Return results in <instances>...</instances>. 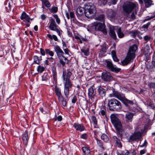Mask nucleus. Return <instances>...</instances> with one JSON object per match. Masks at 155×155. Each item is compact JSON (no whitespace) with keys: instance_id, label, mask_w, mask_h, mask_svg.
I'll return each mask as SVG.
<instances>
[{"instance_id":"nucleus-1","label":"nucleus","mask_w":155,"mask_h":155,"mask_svg":"<svg viewBox=\"0 0 155 155\" xmlns=\"http://www.w3.org/2000/svg\"><path fill=\"white\" fill-rule=\"evenodd\" d=\"M96 13V8L93 5L90 3H87L84 5V7H78L76 11V15L79 19L81 18L84 15L88 18H91L95 15Z\"/></svg>"},{"instance_id":"nucleus-2","label":"nucleus","mask_w":155,"mask_h":155,"mask_svg":"<svg viewBox=\"0 0 155 155\" xmlns=\"http://www.w3.org/2000/svg\"><path fill=\"white\" fill-rule=\"evenodd\" d=\"M67 72H63L62 77L64 84V94L65 97L68 98L69 92L72 89L73 84L70 79L72 73L69 70H67Z\"/></svg>"},{"instance_id":"nucleus-3","label":"nucleus","mask_w":155,"mask_h":155,"mask_svg":"<svg viewBox=\"0 0 155 155\" xmlns=\"http://www.w3.org/2000/svg\"><path fill=\"white\" fill-rule=\"evenodd\" d=\"M137 48V45L135 44L133 45L130 47L125 58L121 62L122 65H127L133 61L135 57V53Z\"/></svg>"},{"instance_id":"nucleus-4","label":"nucleus","mask_w":155,"mask_h":155,"mask_svg":"<svg viewBox=\"0 0 155 155\" xmlns=\"http://www.w3.org/2000/svg\"><path fill=\"white\" fill-rule=\"evenodd\" d=\"M113 94L114 97L121 101L125 106L128 108L130 107L129 105H132L134 104L133 101L127 99L125 97V95L121 93L114 91L113 92Z\"/></svg>"},{"instance_id":"nucleus-5","label":"nucleus","mask_w":155,"mask_h":155,"mask_svg":"<svg viewBox=\"0 0 155 155\" xmlns=\"http://www.w3.org/2000/svg\"><path fill=\"white\" fill-rule=\"evenodd\" d=\"M108 106L110 110L112 111H118L121 108L120 102L115 98L108 100Z\"/></svg>"},{"instance_id":"nucleus-6","label":"nucleus","mask_w":155,"mask_h":155,"mask_svg":"<svg viewBox=\"0 0 155 155\" xmlns=\"http://www.w3.org/2000/svg\"><path fill=\"white\" fill-rule=\"evenodd\" d=\"M110 118L111 122L116 130L118 131L121 130L122 129V125L117 115L112 114L110 116Z\"/></svg>"},{"instance_id":"nucleus-7","label":"nucleus","mask_w":155,"mask_h":155,"mask_svg":"<svg viewBox=\"0 0 155 155\" xmlns=\"http://www.w3.org/2000/svg\"><path fill=\"white\" fill-rule=\"evenodd\" d=\"M49 28L52 31H55L58 33V35L60 37L61 36V31H62L61 30L59 27L56 24L54 20L51 18L49 20Z\"/></svg>"},{"instance_id":"nucleus-8","label":"nucleus","mask_w":155,"mask_h":155,"mask_svg":"<svg viewBox=\"0 0 155 155\" xmlns=\"http://www.w3.org/2000/svg\"><path fill=\"white\" fill-rule=\"evenodd\" d=\"M94 86H90L88 89V95L90 100L92 102L95 103L97 101V97L96 95L95 89L93 88Z\"/></svg>"},{"instance_id":"nucleus-9","label":"nucleus","mask_w":155,"mask_h":155,"mask_svg":"<svg viewBox=\"0 0 155 155\" xmlns=\"http://www.w3.org/2000/svg\"><path fill=\"white\" fill-rule=\"evenodd\" d=\"M105 62L107 67L111 71L117 73L121 70L120 68H117L115 65L113 64L110 59L106 60Z\"/></svg>"},{"instance_id":"nucleus-10","label":"nucleus","mask_w":155,"mask_h":155,"mask_svg":"<svg viewBox=\"0 0 155 155\" xmlns=\"http://www.w3.org/2000/svg\"><path fill=\"white\" fill-rule=\"evenodd\" d=\"M54 49L56 54L60 60V63L61 65H64L65 62H64L63 59L61 58V56L64 54V53L60 47L58 45L54 46Z\"/></svg>"},{"instance_id":"nucleus-11","label":"nucleus","mask_w":155,"mask_h":155,"mask_svg":"<svg viewBox=\"0 0 155 155\" xmlns=\"http://www.w3.org/2000/svg\"><path fill=\"white\" fill-rule=\"evenodd\" d=\"M95 23L97 31H101L104 35L107 34V32L105 29L106 26L104 23H101L97 21L95 22Z\"/></svg>"},{"instance_id":"nucleus-12","label":"nucleus","mask_w":155,"mask_h":155,"mask_svg":"<svg viewBox=\"0 0 155 155\" xmlns=\"http://www.w3.org/2000/svg\"><path fill=\"white\" fill-rule=\"evenodd\" d=\"M135 5L132 3H129L124 6L123 7V10L126 14V15H128L132 11Z\"/></svg>"},{"instance_id":"nucleus-13","label":"nucleus","mask_w":155,"mask_h":155,"mask_svg":"<svg viewBox=\"0 0 155 155\" xmlns=\"http://www.w3.org/2000/svg\"><path fill=\"white\" fill-rule=\"evenodd\" d=\"M20 18L23 20L24 24L26 25L27 27H29V16L25 12H23L22 13Z\"/></svg>"},{"instance_id":"nucleus-14","label":"nucleus","mask_w":155,"mask_h":155,"mask_svg":"<svg viewBox=\"0 0 155 155\" xmlns=\"http://www.w3.org/2000/svg\"><path fill=\"white\" fill-rule=\"evenodd\" d=\"M134 116L133 113L130 112H128L126 114L125 119V124H129L132 121L133 119Z\"/></svg>"},{"instance_id":"nucleus-15","label":"nucleus","mask_w":155,"mask_h":155,"mask_svg":"<svg viewBox=\"0 0 155 155\" xmlns=\"http://www.w3.org/2000/svg\"><path fill=\"white\" fill-rule=\"evenodd\" d=\"M101 78L104 81L109 82L113 80L112 77L110 75L109 73L107 72L102 73Z\"/></svg>"},{"instance_id":"nucleus-16","label":"nucleus","mask_w":155,"mask_h":155,"mask_svg":"<svg viewBox=\"0 0 155 155\" xmlns=\"http://www.w3.org/2000/svg\"><path fill=\"white\" fill-rule=\"evenodd\" d=\"M141 136L142 134L141 132H135L130 136L129 139L132 141L139 140L141 139Z\"/></svg>"},{"instance_id":"nucleus-17","label":"nucleus","mask_w":155,"mask_h":155,"mask_svg":"<svg viewBox=\"0 0 155 155\" xmlns=\"http://www.w3.org/2000/svg\"><path fill=\"white\" fill-rule=\"evenodd\" d=\"M97 91L98 95L102 98L105 97L106 94V90L101 86L97 87Z\"/></svg>"},{"instance_id":"nucleus-18","label":"nucleus","mask_w":155,"mask_h":155,"mask_svg":"<svg viewBox=\"0 0 155 155\" xmlns=\"http://www.w3.org/2000/svg\"><path fill=\"white\" fill-rule=\"evenodd\" d=\"M55 92L56 95L57 96L58 100L62 99L63 96L62 94L61 89L56 86L54 87Z\"/></svg>"},{"instance_id":"nucleus-19","label":"nucleus","mask_w":155,"mask_h":155,"mask_svg":"<svg viewBox=\"0 0 155 155\" xmlns=\"http://www.w3.org/2000/svg\"><path fill=\"white\" fill-rule=\"evenodd\" d=\"M73 127L77 130L81 132L84 130L85 127L82 124H80L78 123H75L73 125Z\"/></svg>"},{"instance_id":"nucleus-20","label":"nucleus","mask_w":155,"mask_h":155,"mask_svg":"<svg viewBox=\"0 0 155 155\" xmlns=\"http://www.w3.org/2000/svg\"><path fill=\"white\" fill-rule=\"evenodd\" d=\"M3 7L5 8L6 11L7 12H10L12 9V5L8 0H5V1Z\"/></svg>"},{"instance_id":"nucleus-21","label":"nucleus","mask_w":155,"mask_h":155,"mask_svg":"<svg viewBox=\"0 0 155 155\" xmlns=\"http://www.w3.org/2000/svg\"><path fill=\"white\" fill-rule=\"evenodd\" d=\"M112 139L114 142L117 147L120 148H121L122 147V144L120 142V139L115 136H113Z\"/></svg>"},{"instance_id":"nucleus-22","label":"nucleus","mask_w":155,"mask_h":155,"mask_svg":"<svg viewBox=\"0 0 155 155\" xmlns=\"http://www.w3.org/2000/svg\"><path fill=\"white\" fill-rule=\"evenodd\" d=\"M96 24L95 22L89 25L87 27V30L91 33H93L97 31L96 28Z\"/></svg>"},{"instance_id":"nucleus-23","label":"nucleus","mask_w":155,"mask_h":155,"mask_svg":"<svg viewBox=\"0 0 155 155\" xmlns=\"http://www.w3.org/2000/svg\"><path fill=\"white\" fill-rule=\"evenodd\" d=\"M107 15L109 18H113L115 17L116 13L114 11L111 9L109 10L108 11Z\"/></svg>"},{"instance_id":"nucleus-24","label":"nucleus","mask_w":155,"mask_h":155,"mask_svg":"<svg viewBox=\"0 0 155 155\" xmlns=\"http://www.w3.org/2000/svg\"><path fill=\"white\" fill-rule=\"evenodd\" d=\"M65 15L68 19H69L70 18H72L75 17L74 13L72 12H70L69 13L67 11H65Z\"/></svg>"},{"instance_id":"nucleus-25","label":"nucleus","mask_w":155,"mask_h":155,"mask_svg":"<svg viewBox=\"0 0 155 155\" xmlns=\"http://www.w3.org/2000/svg\"><path fill=\"white\" fill-rule=\"evenodd\" d=\"M117 155H132V153L130 152L127 150H125L123 151H120V152H117Z\"/></svg>"},{"instance_id":"nucleus-26","label":"nucleus","mask_w":155,"mask_h":155,"mask_svg":"<svg viewBox=\"0 0 155 155\" xmlns=\"http://www.w3.org/2000/svg\"><path fill=\"white\" fill-rule=\"evenodd\" d=\"M22 139L25 145H26L28 144V135L27 133H25L23 135Z\"/></svg>"},{"instance_id":"nucleus-27","label":"nucleus","mask_w":155,"mask_h":155,"mask_svg":"<svg viewBox=\"0 0 155 155\" xmlns=\"http://www.w3.org/2000/svg\"><path fill=\"white\" fill-rule=\"evenodd\" d=\"M42 5H44L45 7L49 8L51 6V4L48 0H41Z\"/></svg>"},{"instance_id":"nucleus-28","label":"nucleus","mask_w":155,"mask_h":155,"mask_svg":"<svg viewBox=\"0 0 155 155\" xmlns=\"http://www.w3.org/2000/svg\"><path fill=\"white\" fill-rule=\"evenodd\" d=\"M95 19L96 20L99 21L103 22V23H104L105 21V15H100L96 17Z\"/></svg>"},{"instance_id":"nucleus-29","label":"nucleus","mask_w":155,"mask_h":155,"mask_svg":"<svg viewBox=\"0 0 155 155\" xmlns=\"http://www.w3.org/2000/svg\"><path fill=\"white\" fill-rule=\"evenodd\" d=\"M82 148L83 152L85 155H90V150L88 147H84Z\"/></svg>"},{"instance_id":"nucleus-30","label":"nucleus","mask_w":155,"mask_h":155,"mask_svg":"<svg viewBox=\"0 0 155 155\" xmlns=\"http://www.w3.org/2000/svg\"><path fill=\"white\" fill-rule=\"evenodd\" d=\"M109 33L111 37L114 38V39H116V35L114 30L110 29Z\"/></svg>"},{"instance_id":"nucleus-31","label":"nucleus","mask_w":155,"mask_h":155,"mask_svg":"<svg viewBox=\"0 0 155 155\" xmlns=\"http://www.w3.org/2000/svg\"><path fill=\"white\" fill-rule=\"evenodd\" d=\"M33 59L34 62L37 64H39L41 61L42 60L41 56L40 58H38L37 56H34L33 57Z\"/></svg>"},{"instance_id":"nucleus-32","label":"nucleus","mask_w":155,"mask_h":155,"mask_svg":"<svg viewBox=\"0 0 155 155\" xmlns=\"http://www.w3.org/2000/svg\"><path fill=\"white\" fill-rule=\"evenodd\" d=\"M117 33L118 37L119 38H122L124 36V34L121 31V29L120 28H119L118 29Z\"/></svg>"},{"instance_id":"nucleus-33","label":"nucleus","mask_w":155,"mask_h":155,"mask_svg":"<svg viewBox=\"0 0 155 155\" xmlns=\"http://www.w3.org/2000/svg\"><path fill=\"white\" fill-rule=\"evenodd\" d=\"M98 146L101 148L104 149V147L103 146V143L101 140L98 139L97 138H95Z\"/></svg>"},{"instance_id":"nucleus-34","label":"nucleus","mask_w":155,"mask_h":155,"mask_svg":"<svg viewBox=\"0 0 155 155\" xmlns=\"http://www.w3.org/2000/svg\"><path fill=\"white\" fill-rule=\"evenodd\" d=\"M46 54H48L51 57H53L54 55V53L53 51H51L49 49H45Z\"/></svg>"},{"instance_id":"nucleus-35","label":"nucleus","mask_w":155,"mask_h":155,"mask_svg":"<svg viewBox=\"0 0 155 155\" xmlns=\"http://www.w3.org/2000/svg\"><path fill=\"white\" fill-rule=\"evenodd\" d=\"M47 36L51 40L53 39L56 41H58V38L57 36L55 35H51L48 34L47 35Z\"/></svg>"},{"instance_id":"nucleus-36","label":"nucleus","mask_w":155,"mask_h":155,"mask_svg":"<svg viewBox=\"0 0 155 155\" xmlns=\"http://www.w3.org/2000/svg\"><path fill=\"white\" fill-rule=\"evenodd\" d=\"M145 6L147 8H148L150 7L152 4V1L151 0H148L144 2Z\"/></svg>"},{"instance_id":"nucleus-37","label":"nucleus","mask_w":155,"mask_h":155,"mask_svg":"<svg viewBox=\"0 0 155 155\" xmlns=\"http://www.w3.org/2000/svg\"><path fill=\"white\" fill-rule=\"evenodd\" d=\"M106 52V50L104 48L101 49L99 52V55L100 57H102L105 56V54Z\"/></svg>"},{"instance_id":"nucleus-38","label":"nucleus","mask_w":155,"mask_h":155,"mask_svg":"<svg viewBox=\"0 0 155 155\" xmlns=\"http://www.w3.org/2000/svg\"><path fill=\"white\" fill-rule=\"evenodd\" d=\"M50 12L52 13H56L58 11V8L57 7L53 6L51 9H49Z\"/></svg>"},{"instance_id":"nucleus-39","label":"nucleus","mask_w":155,"mask_h":155,"mask_svg":"<svg viewBox=\"0 0 155 155\" xmlns=\"http://www.w3.org/2000/svg\"><path fill=\"white\" fill-rule=\"evenodd\" d=\"M45 68L41 65L38 66L37 68V71L40 73H42L45 70Z\"/></svg>"},{"instance_id":"nucleus-40","label":"nucleus","mask_w":155,"mask_h":155,"mask_svg":"<svg viewBox=\"0 0 155 155\" xmlns=\"http://www.w3.org/2000/svg\"><path fill=\"white\" fill-rule=\"evenodd\" d=\"M81 51L85 56H87L89 54V50L88 48L82 49H81Z\"/></svg>"},{"instance_id":"nucleus-41","label":"nucleus","mask_w":155,"mask_h":155,"mask_svg":"<svg viewBox=\"0 0 155 155\" xmlns=\"http://www.w3.org/2000/svg\"><path fill=\"white\" fill-rule=\"evenodd\" d=\"M140 32L138 30L133 31L130 32V34L132 36L135 37L137 35L139 34Z\"/></svg>"},{"instance_id":"nucleus-42","label":"nucleus","mask_w":155,"mask_h":155,"mask_svg":"<svg viewBox=\"0 0 155 155\" xmlns=\"http://www.w3.org/2000/svg\"><path fill=\"white\" fill-rule=\"evenodd\" d=\"M101 138L102 140L105 142H107L109 140V138L107 136L104 134L102 135L101 136Z\"/></svg>"},{"instance_id":"nucleus-43","label":"nucleus","mask_w":155,"mask_h":155,"mask_svg":"<svg viewBox=\"0 0 155 155\" xmlns=\"http://www.w3.org/2000/svg\"><path fill=\"white\" fill-rule=\"evenodd\" d=\"M54 119V121H61L62 120V116L61 115L57 116L56 115Z\"/></svg>"},{"instance_id":"nucleus-44","label":"nucleus","mask_w":155,"mask_h":155,"mask_svg":"<svg viewBox=\"0 0 155 155\" xmlns=\"http://www.w3.org/2000/svg\"><path fill=\"white\" fill-rule=\"evenodd\" d=\"M91 120L94 126L97 125V120L95 116H93L91 118Z\"/></svg>"},{"instance_id":"nucleus-45","label":"nucleus","mask_w":155,"mask_h":155,"mask_svg":"<svg viewBox=\"0 0 155 155\" xmlns=\"http://www.w3.org/2000/svg\"><path fill=\"white\" fill-rule=\"evenodd\" d=\"M53 16L54 18H55V19L57 23L58 24H60L61 21L60 19L58 18V15L57 14H55L53 15Z\"/></svg>"},{"instance_id":"nucleus-46","label":"nucleus","mask_w":155,"mask_h":155,"mask_svg":"<svg viewBox=\"0 0 155 155\" xmlns=\"http://www.w3.org/2000/svg\"><path fill=\"white\" fill-rule=\"evenodd\" d=\"M151 38V37L150 35H146L144 36L143 37V39L145 41V43L147 42L148 41L150 40Z\"/></svg>"},{"instance_id":"nucleus-47","label":"nucleus","mask_w":155,"mask_h":155,"mask_svg":"<svg viewBox=\"0 0 155 155\" xmlns=\"http://www.w3.org/2000/svg\"><path fill=\"white\" fill-rule=\"evenodd\" d=\"M61 58L63 59V60L64 61V62H65V63L64 64V65H62L63 66H64L65 65V64H68V63L69 62V61L67 59V58H66L64 56V55H62L61 56Z\"/></svg>"},{"instance_id":"nucleus-48","label":"nucleus","mask_w":155,"mask_h":155,"mask_svg":"<svg viewBox=\"0 0 155 155\" xmlns=\"http://www.w3.org/2000/svg\"><path fill=\"white\" fill-rule=\"evenodd\" d=\"M58 100L59 101H61V102L63 106L64 107H66V106L67 102L64 97H63L62 99Z\"/></svg>"},{"instance_id":"nucleus-49","label":"nucleus","mask_w":155,"mask_h":155,"mask_svg":"<svg viewBox=\"0 0 155 155\" xmlns=\"http://www.w3.org/2000/svg\"><path fill=\"white\" fill-rule=\"evenodd\" d=\"M106 109H104L103 110H101L100 112V114L103 116H105L106 117Z\"/></svg>"},{"instance_id":"nucleus-50","label":"nucleus","mask_w":155,"mask_h":155,"mask_svg":"<svg viewBox=\"0 0 155 155\" xmlns=\"http://www.w3.org/2000/svg\"><path fill=\"white\" fill-rule=\"evenodd\" d=\"M107 0H98V2L100 5H104L107 2Z\"/></svg>"},{"instance_id":"nucleus-51","label":"nucleus","mask_w":155,"mask_h":155,"mask_svg":"<svg viewBox=\"0 0 155 155\" xmlns=\"http://www.w3.org/2000/svg\"><path fill=\"white\" fill-rule=\"evenodd\" d=\"M48 76L47 73L44 74L42 76V81H46L48 79Z\"/></svg>"},{"instance_id":"nucleus-52","label":"nucleus","mask_w":155,"mask_h":155,"mask_svg":"<svg viewBox=\"0 0 155 155\" xmlns=\"http://www.w3.org/2000/svg\"><path fill=\"white\" fill-rule=\"evenodd\" d=\"M63 50L66 54H67L69 56H71V55L70 54V53H71V52L68 48H65Z\"/></svg>"},{"instance_id":"nucleus-53","label":"nucleus","mask_w":155,"mask_h":155,"mask_svg":"<svg viewBox=\"0 0 155 155\" xmlns=\"http://www.w3.org/2000/svg\"><path fill=\"white\" fill-rule=\"evenodd\" d=\"M148 86L150 88L155 87V82H149L148 84Z\"/></svg>"},{"instance_id":"nucleus-54","label":"nucleus","mask_w":155,"mask_h":155,"mask_svg":"<svg viewBox=\"0 0 155 155\" xmlns=\"http://www.w3.org/2000/svg\"><path fill=\"white\" fill-rule=\"evenodd\" d=\"M71 20L73 22L77 25H78L79 24V22L77 20L75 17H74V18H71Z\"/></svg>"},{"instance_id":"nucleus-55","label":"nucleus","mask_w":155,"mask_h":155,"mask_svg":"<svg viewBox=\"0 0 155 155\" xmlns=\"http://www.w3.org/2000/svg\"><path fill=\"white\" fill-rule=\"evenodd\" d=\"M40 52L41 54L43 56H45V55L46 52H45V50H44L43 49L41 48L40 49Z\"/></svg>"},{"instance_id":"nucleus-56","label":"nucleus","mask_w":155,"mask_h":155,"mask_svg":"<svg viewBox=\"0 0 155 155\" xmlns=\"http://www.w3.org/2000/svg\"><path fill=\"white\" fill-rule=\"evenodd\" d=\"M62 48L63 49L67 48V45L66 43L64 41H62Z\"/></svg>"},{"instance_id":"nucleus-57","label":"nucleus","mask_w":155,"mask_h":155,"mask_svg":"<svg viewBox=\"0 0 155 155\" xmlns=\"http://www.w3.org/2000/svg\"><path fill=\"white\" fill-rule=\"evenodd\" d=\"M77 98L75 96H74L72 98L71 100L72 103L73 104H75L77 101Z\"/></svg>"},{"instance_id":"nucleus-58","label":"nucleus","mask_w":155,"mask_h":155,"mask_svg":"<svg viewBox=\"0 0 155 155\" xmlns=\"http://www.w3.org/2000/svg\"><path fill=\"white\" fill-rule=\"evenodd\" d=\"M87 136L86 134H84L81 135V138L83 139H87Z\"/></svg>"},{"instance_id":"nucleus-59","label":"nucleus","mask_w":155,"mask_h":155,"mask_svg":"<svg viewBox=\"0 0 155 155\" xmlns=\"http://www.w3.org/2000/svg\"><path fill=\"white\" fill-rule=\"evenodd\" d=\"M53 76V78L55 83H57V74H52Z\"/></svg>"},{"instance_id":"nucleus-60","label":"nucleus","mask_w":155,"mask_h":155,"mask_svg":"<svg viewBox=\"0 0 155 155\" xmlns=\"http://www.w3.org/2000/svg\"><path fill=\"white\" fill-rule=\"evenodd\" d=\"M52 74H57V72L56 71V68L55 67H54L52 68Z\"/></svg>"},{"instance_id":"nucleus-61","label":"nucleus","mask_w":155,"mask_h":155,"mask_svg":"<svg viewBox=\"0 0 155 155\" xmlns=\"http://www.w3.org/2000/svg\"><path fill=\"white\" fill-rule=\"evenodd\" d=\"M46 59L48 60L49 61L50 63V64L51 63L53 62V60H54V58L52 57H51L50 58H47Z\"/></svg>"},{"instance_id":"nucleus-62","label":"nucleus","mask_w":155,"mask_h":155,"mask_svg":"<svg viewBox=\"0 0 155 155\" xmlns=\"http://www.w3.org/2000/svg\"><path fill=\"white\" fill-rule=\"evenodd\" d=\"M147 152V150L146 149L141 150L140 151V154L141 155L144 154Z\"/></svg>"},{"instance_id":"nucleus-63","label":"nucleus","mask_w":155,"mask_h":155,"mask_svg":"<svg viewBox=\"0 0 155 155\" xmlns=\"http://www.w3.org/2000/svg\"><path fill=\"white\" fill-rule=\"evenodd\" d=\"M113 60L116 62H118L119 60L117 58L116 56L112 57Z\"/></svg>"},{"instance_id":"nucleus-64","label":"nucleus","mask_w":155,"mask_h":155,"mask_svg":"<svg viewBox=\"0 0 155 155\" xmlns=\"http://www.w3.org/2000/svg\"><path fill=\"white\" fill-rule=\"evenodd\" d=\"M152 62L155 64V51L153 55Z\"/></svg>"}]
</instances>
